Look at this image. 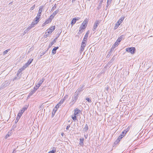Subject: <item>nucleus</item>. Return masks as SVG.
Returning a JSON list of instances; mask_svg holds the SVG:
<instances>
[{
    "instance_id": "nucleus-14",
    "label": "nucleus",
    "mask_w": 153,
    "mask_h": 153,
    "mask_svg": "<svg viewBox=\"0 0 153 153\" xmlns=\"http://www.w3.org/2000/svg\"><path fill=\"white\" fill-rule=\"evenodd\" d=\"M80 112V110L79 109L76 108L74 112V115L76 116H78V114Z\"/></svg>"
},
{
    "instance_id": "nucleus-46",
    "label": "nucleus",
    "mask_w": 153,
    "mask_h": 153,
    "mask_svg": "<svg viewBox=\"0 0 153 153\" xmlns=\"http://www.w3.org/2000/svg\"><path fill=\"white\" fill-rule=\"evenodd\" d=\"M74 18H75L76 22V20H78L80 19V18L79 17Z\"/></svg>"
},
{
    "instance_id": "nucleus-11",
    "label": "nucleus",
    "mask_w": 153,
    "mask_h": 153,
    "mask_svg": "<svg viewBox=\"0 0 153 153\" xmlns=\"http://www.w3.org/2000/svg\"><path fill=\"white\" fill-rule=\"evenodd\" d=\"M58 12L59 10H56L51 14V15L50 16V17H51V18L53 19L54 16Z\"/></svg>"
},
{
    "instance_id": "nucleus-20",
    "label": "nucleus",
    "mask_w": 153,
    "mask_h": 153,
    "mask_svg": "<svg viewBox=\"0 0 153 153\" xmlns=\"http://www.w3.org/2000/svg\"><path fill=\"white\" fill-rule=\"evenodd\" d=\"M88 129V126L87 124H86L85 127L83 128V131L84 132H86Z\"/></svg>"
},
{
    "instance_id": "nucleus-55",
    "label": "nucleus",
    "mask_w": 153,
    "mask_h": 153,
    "mask_svg": "<svg viewBox=\"0 0 153 153\" xmlns=\"http://www.w3.org/2000/svg\"><path fill=\"white\" fill-rule=\"evenodd\" d=\"M12 3V2H11L9 4H11Z\"/></svg>"
},
{
    "instance_id": "nucleus-38",
    "label": "nucleus",
    "mask_w": 153,
    "mask_h": 153,
    "mask_svg": "<svg viewBox=\"0 0 153 153\" xmlns=\"http://www.w3.org/2000/svg\"><path fill=\"white\" fill-rule=\"evenodd\" d=\"M56 4H55L52 7V10H54V9L56 8Z\"/></svg>"
},
{
    "instance_id": "nucleus-34",
    "label": "nucleus",
    "mask_w": 153,
    "mask_h": 153,
    "mask_svg": "<svg viewBox=\"0 0 153 153\" xmlns=\"http://www.w3.org/2000/svg\"><path fill=\"white\" fill-rule=\"evenodd\" d=\"M37 24V22L35 23L34 22H32L31 24V26L33 27L34 26V25Z\"/></svg>"
},
{
    "instance_id": "nucleus-53",
    "label": "nucleus",
    "mask_w": 153,
    "mask_h": 153,
    "mask_svg": "<svg viewBox=\"0 0 153 153\" xmlns=\"http://www.w3.org/2000/svg\"><path fill=\"white\" fill-rule=\"evenodd\" d=\"M16 151H15V150H13V152L12 153H16Z\"/></svg>"
},
{
    "instance_id": "nucleus-6",
    "label": "nucleus",
    "mask_w": 153,
    "mask_h": 153,
    "mask_svg": "<svg viewBox=\"0 0 153 153\" xmlns=\"http://www.w3.org/2000/svg\"><path fill=\"white\" fill-rule=\"evenodd\" d=\"M88 22V21L87 19H85L80 26H82L83 28H85L87 26L86 24Z\"/></svg>"
},
{
    "instance_id": "nucleus-26",
    "label": "nucleus",
    "mask_w": 153,
    "mask_h": 153,
    "mask_svg": "<svg viewBox=\"0 0 153 153\" xmlns=\"http://www.w3.org/2000/svg\"><path fill=\"white\" fill-rule=\"evenodd\" d=\"M40 18V16H37L36 18H35V22H37V23H38V20Z\"/></svg>"
},
{
    "instance_id": "nucleus-17",
    "label": "nucleus",
    "mask_w": 153,
    "mask_h": 153,
    "mask_svg": "<svg viewBox=\"0 0 153 153\" xmlns=\"http://www.w3.org/2000/svg\"><path fill=\"white\" fill-rule=\"evenodd\" d=\"M124 134L122 133V134L119 136L117 139V140L119 141H120V140L124 136Z\"/></svg>"
},
{
    "instance_id": "nucleus-12",
    "label": "nucleus",
    "mask_w": 153,
    "mask_h": 153,
    "mask_svg": "<svg viewBox=\"0 0 153 153\" xmlns=\"http://www.w3.org/2000/svg\"><path fill=\"white\" fill-rule=\"evenodd\" d=\"M28 106L26 105L24 107H23L22 110L20 111L21 113H23L27 109Z\"/></svg>"
},
{
    "instance_id": "nucleus-19",
    "label": "nucleus",
    "mask_w": 153,
    "mask_h": 153,
    "mask_svg": "<svg viewBox=\"0 0 153 153\" xmlns=\"http://www.w3.org/2000/svg\"><path fill=\"white\" fill-rule=\"evenodd\" d=\"M79 140H80L79 145L81 146H83L84 145V143H83V141L84 140V139L83 138L82 139L80 138Z\"/></svg>"
},
{
    "instance_id": "nucleus-35",
    "label": "nucleus",
    "mask_w": 153,
    "mask_h": 153,
    "mask_svg": "<svg viewBox=\"0 0 153 153\" xmlns=\"http://www.w3.org/2000/svg\"><path fill=\"white\" fill-rule=\"evenodd\" d=\"M118 42H117V41L116 42H115L114 44L113 45L116 47V46H117L119 44L118 43Z\"/></svg>"
},
{
    "instance_id": "nucleus-57",
    "label": "nucleus",
    "mask_w": 153,
    "mask_h": 153,
    "mask_svg": "<svg viewBox=\"0 0 153 153\" xmlns=\"http://www.w3.org/2000/svg\"><path fill=\"white\" fill-rule=\"evenodd\" d=\"M108 88H107V89H108V88Z\"/></svg>"
},
{
    "instance_id": "nucleus-7",
    "label": "nucleus",
    "mask_w": 153,
    "mask_h": 153,
    "mask_svg": "<svg viewBox=\"0 0 153 153\" xmlns=\"http://www.w3.org/2000/svg\"><path fill=\"white\" fill-rule=\"evenodd\" d=\"M99 25V22L98 21H96V22H95L94 25L93 26V28L92 29V30L93 31H94L96 29V28Z\"/></svg>"
},
{
    "instance_id": "nucleus-25",
    "label": "nucleus",
    "mask_w": 153,
    "mask_h": 153,
    "mask_svg": "<svg viewBox=\"0 0 153 153\" xmlns=\"http://www.w3.org/2000/svg\"><path fill=\"white\" fill-rule=\"evenodd\" d=\"M56 152V148L55 147H53V150L50 151L48 153H54Z\"/></svg>"
},
{
    "instance_id": "nucleus-42",
    "label": "nucleus",
    "mask_w": 153,
    "mask_h": 153,
    "mask_svg": "<svg viewBox=\"0 0 153 153\" xmlns=\"http://www.w3.org/2000/svg\"><path fill=\"white\" fill-rule=\"evenodd\" d=\"M70 127V125H68L66 128V129L67 130H68L69 129V127Z\"/></svg>"
},
{
    "instance_id": "nucleus-47",
    "label": "nucleus",
    "mask_w": 153,
    "mask_h": 153,
    "mask_svg": "<svg viewBox=\"0 0 153 153\" xmlns=\"http://www.w3.org/2000/svg\"><path fill=\"white\" fill-rule=\"evenodd\" d=\"M103 0H101V1H100V5H101L103 2Z\"/></svg>"
},
{
    "instance_id": "nucleus-54",
    "label": "nucleus",
    "mask_w": 153,
    "mask_h": 153,
    "mask_svg": "<svg viewBox=\"0 0 153 153\" xmlns=\"http://www.w3.org/2000/svg\"><path fill=\"white\" fill-rule=\"evenodd\" d=\"M76 0H72V2H73V1H76Z\"/></svg>"
},
{
    "instance_id": "nucleus-32",
    "label": "nucleus",
    "mask_w": 153,
    "mask_h": 153,
    "mask_svg": "<svg viewBox=\"0 0 153 153\" xmlns=\"http://www.w3.org/2000/svg\"><path fill=\"white\" fill-rule=\"evenodd\" d=\"M23 113H21L19 111V113L18 114V116L19 117V119L20 117L22 116Z\"/></svg>"
},
{
    "instance_id": "nucleus-44",
    "label": "nucleus",
    "mask_w": 153,
    "mask_h": 153,
    "mask_svg": "<svg viewBox=\"0 0 153 153\" xmlns=\"http://www.w3.org/2000/svg\"><path fill=\"white\" fill-rule=\"evenodd\" d=\"M19 119V117H18L15 120V123H16L17 122H18Z\"/></svg>"
},
{
    "instance_id": "nucleus-23",
    "label": "nucleus",
    "mask_w": 153,
    "mask_h": 153,
    "mask_svg": "<svg viewBox=\"0 0 153 153\" xmlns=\"http://www.w3.org/2000/svg\"><path fill=\"white\" fill-rule=\"evenodd\" d=\"M76 22L75 18H73L71 21V24L72 25H73Z\"/></svg>"
},
{
    "instance_id": "nucleus-16",
    "label": "nucleus",
    "mask_w": 153,
    "mask_h": 153,
    "mask_svg": "<svg viewBox=\"0 0 153 153\" xmlns=\"http://www.w3.org/2000/svg\"><path fill=\"white\" fill-rule=\"evenodd\" d=\"M59 48L58 47H54L52 50V53L53 54H55L56 53V50Z\"/></svg>"
},
{
    "instance_id": "nucleus-13",
    "label": "nucleus",
    "mask_w": 153,
    "mask_h": 153,
    "mask_svg": "<svg viewBox=\"0 0 153 153\" xmlns=\"http://www.w3.org/2000/svg\"><path fill=\"white\" fill-rule=\"evenodd\" d=\"M33 60V59H30L28 62L25 64L27 67L32 63Z\"/></svg>"
},
{
    "instance_id": "nucleus-50",
    "label": "nucleus",
    "mask_w": 153,
    "mask_h": 153,
    "mask_svg": "<svg viewBox=\"0 0 153 153\" xmlns=\"http://www.w3.org/2000/svg\"><path fill=\"white\" fill-rule=\"evenodd\" d=\"M110 4H108V3H107L106 7H108L109 6Z\"/></svg>"
},
{
    "instance_id": "nucleus-49",
    "label": "nucleus",
    "mask_w": 153,
    "mask_h": 153,
    "mask_svg": "<svg viewBox=\"0 0 153 153\" xmlns=\"http://www.w3.org/2000/svg\"><path fill=\"white\" fill-rule=\"evenodd\" d=\"M68 97V96L67 95H66L63 98H64L66 100V99H67Z\"/></svg>"
},
{
    "instance_id": "nucleus-29",
    "label": "nucleus",
    "mask_w": 153,
    "mask_h": 153,
    "mask_svg": "<svg viewBox=\"0 0 153 153\" xmlns=\"http://www.w3.org/2000/svg\"><path fill=\"white\" fill-rule=\"evenodd\" d=\"M76 116H77L75 115H74V116H72V118L73 120L74 121L75 120H77Z\"/></svg>"
},
{
    "instance_id": "nucleus-28",
    "label": "nucleus",
    "mask_w": 153,
    "mask_h": 153,
    "mask_svg": "<svg viewBox=\"0 0 153 153\" xmlns=\"http://www.w3.org/2000/svg\"><path fill=\"white\" fill-rule=\"evenodd\" d=\"M120 24L117 22L115 25L114 28H115L116 29L117 28Z\"/></svg>"
},
{
    "instance_id": "nucleus-33",
    "label": "nucleus",
    "mask_w": 153,
    "mask_h": 153,
    "mask_svg": "<svg viewBox=\"0 0 153 153\" xmlns=\"http://www.w3.org/2000/svg\"><path fill=\"white\" fill-rule=\"evenodd\" d=\"M23 70H22V69L21 68L20 69H19L18 71V72H17V75L18 76V75H19V74L21 72H22V71Z\"/></svg>"
},
{
    "instance_id": "nucleus-8",
    "label": "nucleus",
    "mask_w": 153,
    "mask_h": 153,
    "mask_svg": "<svg viewBox=\"0 0 153 153\" xmlns=\"http://www.w3.org/2000/svg\"><path fill=\"white\" fill-rule=\"evenodd\" d=\"M52 19H53L51 18V17H50H50L48 19L46 20L45 22L43 24V26H44L46 24H48L49 22H51Z\"/></svg>"
},
{
    "instance_id": "nucleus-27",
    "label": "nucleus",
    "mask_w": 153,
    "mask_h": 153,
    "mask_svg": "<svg viewBox=\"0 0 153 153\" xmlns=\"http://www.w3.org/2000/svg\"><path fill=\"white\" fill-rule=\"evenodd\" d=\"M10 49H8L7 50L5 51L3 53V55H5V54H7L8 52L10 51Z\"/></svg>"
},
{
    "instance_id": "nucleus-41",
    "label": "nucleus",
    "mask_w": 153,
    "mask_h": 153,
    "mask_svg": "<svg viewBox=\"0 0 153 153\" xmlns=\"http://www.w3.org/2000/svg\"><path fill=\"white\" fill-rule=\"evenodd\" d=\"M9 132L8 133H9ZM10 135L9 134H7L6 136L5 137V139H7V138H8Z\"/></svg>"
},
{
    "instance_id": "nucleus-9",
    "label": "nucleus",
    "mask_w": 153,
    "mask_h": 153,
    "mask_svg": "<svg viewBox=\"0 0 153 153\" xmlns=\"http://www.w3.org/2000/svg\"><path fill=\"white\" fill-rule=\"evenodd\" d=\"M84 87V85H80L79 87L77 89V91H76V92L79 94L80 92L82 91L83 90Z\"/></svg>"
},
{
    "instance_id": "nucleus-40",
    "label": "nucleus",
    "mask_w": 153,
    "mask_h": 153,
    "mask_svg": "<svg viewBox=\"0 0 153 153\" xmlns=\"http://www.w3.org/2000/svg\"><path fill=\"white\" fill-rule=\"evenodd\" d=\"M112 1V0H107V3L108 4H110Z\"/></svg>"
},
{
    "instance_id": "nucleus-15",
    "label": "nucleus",
    "mask_w": 153,
    "mask_h": 153,
    "mask_svg": "<svg viewBox=\"0 0 153 153\" xmlns=\"http://www.w3.org/2000/svg\"><path fill=\"white\" fill-rule=\"evenodd\" d=\"M43 10L42 7H41L39 10V12L37 14V16H40L41 15V13Z\"/></svg>"
},
{
    "instance_id": "nucleus-56",
    "label": "nucleus",
    "mask_w": 153,
    "mask_h": 153,
    "mask_svg": "<svg viewBox=\"0 0 153 153\" xmlns=\"http://www.w3.org/2000/svg\"><path fill=\"white\" fill-rule=\"evenodd\" d=\"M57 38H58V37H56V38H55V40L57 39Z\"/></svg>"
},
{
    "instance_id": "nucleus-3",
    "label": "nucleus",
    "mask_w": 153,
    "mask_h": 153,
    "mask_svg": "<svg viewBox=\"0 0 153 153\" xmlns=\"http://www.w3.org/2000/svg\"><path fill=\"white\" fill-rule=\"evenodd\" d=\"M86 42H84L82 41V43L80 48V52L81 53L84 50V48L86 45Z\"/></svg>"
},
{
    "instance_id": "nucleus-2",
    "label": "nucleus",
    "mask_w": 153,
    "mask_h": 153,
    "mask_svg": "<svg viewBox=\"0 0 153 153\" xmlns=\"http://www.w3.org/2000/svg\"><path fill=\"white\" fill-rule=\"evenodd\" d=\"M135 50L136 49L134 47L128 48L126 49V51L130 52L132 54H133L135 53Z\"/></svg>"
},
{
    "instance_id": "nucleus-4",
    "label": "nucleus",
    "mask_w": 153,
    "mask_h": 153,
    "mask_svg": "<svg viewBox=\"0 0 153 153\" xmlns=\"http://www.w3.org/2000/svg\"><path fill=\"white\" fill-rule=\"evenodd\" d=\"M79 94L76 92H75V94L74 96L73 100L72 102L73 104L76 102V100L78 99Z\"/></svg>"
},
{
    "instance_id": "nucleus-37",
    "label": "nucleus",
    "mask_w": 153,
    "mask_h": 153,
    "mask_svg": "<svg viewBox=\"0 0 153 153\" xmlns=\"http://www.w3.org/2000/svg\"><path fill=\"white\" fill-rule=\"evenodd\" d=\"M116 47L114 46L113 45L112 46V48H111V50H110V52H111L112 51H113L114 49V48H115Z\"/></svg>"
},
{
    "instance_id": "nucleus-10",
    "label": "nucleus",
    "mask_w": 153,
    "mask_h": 153,
    "mask_svg": "<svg viewBox=\"0 0 153 153\" xmlns=\"http://www.w3.org/2000/svg\"><path fill=\"white\" fill-rule=\"evenodd\" d=\"M89 33V31H88L85 34L84 37L83 38V41L84 42H86L87 40V38L88 36V35Z\"/></svg>"
},
{
    "instance_id": "nucleus-21",
    "label": "nucleus",
    "mask_w": 153,
    "mask_h": 153,
    "mask_svg": "<svg viewBox=\"0 0 153 153\" xmlns=\"http://www.w3.org/2000/svg\"><path fill=\"white\" fill-rule=\"evenodd\" d=\"M125 17L124 16L121 17L118 21L120 24H121L123 20Z\"/></svg>"
},
{
    "instance_id": "nucleus-51",
    "label": "nucleus",
    "mask_w": 153,
    "mask_h": 153,
    "mask_svg": "<svg viewBox=\"0 0 153 153\" xmlns=\"http://www.w3.org/2000/svg\"><path fill=\"white\" fill-rule=\"evenodd\" d=\"M55 107L56 108H58L59 107V106L58 105H56V106H55Z\"/></svg>"
},
{
    "instance_id": "nucleus-24",
    "label": "nucleus",
    "mask_w": 153,
    "mask_h": 153,
    "mask_svg": "<svg viewBox=\"0 0 153 153\" xmlns=\"http://www.w3.org/2000/svg\"><path fill=\"white\" fill-rule=\"evenodd\" d=\"M84 29L85 28H83V27H82V26H80V27H79V32H78V33H81L82 32H81V30H82Z\"/></svg>"
},
{
    "instance_id": "nucleus-52",
    "label": "nucleus",
    "mask_w": 153,
    "mask_h": 153,
    "mask_svg": "<svg viewBox=\"0 0 153 153\" xmlns=\"http://www.w3.org/2000/svg\"><path fill=\"white\" fill-rule=\"evenodd\" d=\"M64 133H63V132H62V133H61V135H62V137H63V136H64Z\"/></svg>"
},
{
    "instance_id": "nucleus-43",
    "label": "nucleus",
    "mask_w": 153,
    "mask_h": 153,
    "mask_svg": "<svg viewBox=\"0 0 153 153\" xmlns=\"http://www.w3.org/2000/svg\"><path fill=\"white\" fill-rule=\"evenodd\" d=\"M65 100L63 98L60 101V102L62 103Z\"/></svg>"
},
{
    "instance_id": "nucleus-45",
    "label": "nucleus",
    "mask_w": 153,
    "mask_h": 153,
    "mask_svg": "<svg viewBox=\"0 0 153 153\" xmlns=\"http://www.w3.org/2000/svg\"><path fill=\"white\" fill-rule=\"evenodd\" d=\"M62 103L60 101L57 104V105H58L59 106H60L61 105V104H62Z\"/></svg>"
},
{
    "instance_id": "nucleus-22",
    "label": "nucleus",
    "mask_w": 153,
    "mask_h": 153,
    "mask_svg": "<svg viewBox=\"0 0 153 153\" xmlns=\"http://www.w3.org/2000/svg\"><path fill=\"white\" fill-rule=\"evenodd\" d=\"M56 42L55 39H54L53 41L51 42L49 45V47H51Z\"/></svg>"
},
{
    "instance_id": "nucleus-18",
    "label": "nucleus",
    "mask_w": 153,
    "mask_h": 153,
    "mask_svg": "<svg viewBox=\"0 0 153 153\" xmlns=\"http://www.w3.org/2000/svg\"><path fill=\"white\" fill-rule=\"evenodd\" d=\"M124 37V36L123 35H122L120 36L117 40V42H120Z\"/></svg>"
},
{
    "instance_id": "nucleus-36",
    "label": "nucleus",
    "mask_w": 153,
    "mask_h": 153,
    "mask_svg": "<svg viewBox=\"0 0 153 153\" xmlns=\"http://www.w3.org/2000/svg\"><path fill=\"white\" fill-rule=\"evenodd\" d=\"M128 131V130L127 129L126 130H125V131H123L122 132V133L124 134H126V132Z\"/></svg>"
},
{
    "instance_id": "nucleus-39",
    "label": "nucleus",
    "mask_w": 153,
    "mask_h": 153,
    "mask_svg": "<svg viewBox=\"0 0 153 153\" xmlns=\"http://www.w3.org/2000/svg\"><path fill=\"white\" fill-rule=\"evenodd\" d=\"M32 27L30 25V26L28 27L27 28V30L29 31L31 28Z\"/></svg>"
},
{
    "instance_id": "nucleus-31",
    "label": "nucleus",
    "mask_w": 153,
    "mask_h": 153,
    "mask_svg": "<svg viewBox=\"0 0 153 153\" xmlns=\"http://www.w3.org/2000/svg\"><path fill=\"white\" fill-rule=\"evenodd\" d=\"M27 66H26L25 64L21 68L22 70H23L25 69Z\"/></svg>"
},
{
    "instance_id": "nucleus-1",
    "label": "nucleus",
    "mask_w": 153,
    "mask_h": 153,
    "mask_svg": "<svg viewBox=\"0 0 153 153\" xmlns=\"http://www.w3.org/2000/svg\"><path fill=\"white\" fill-rule=\"evenodd\" d=\"M45 79L42 78L39 82L38 84H37L36 86L29 93L28 96H31L38 89L39 87L41 86L42 83L44 82Z\"/></svg>"
},
{
    "instance_id": "nucleus-30",
    "label": "nucleus",
    "mask_w": 153,
    "mask_h": 153,
    "mask_svg": "<svg viewBox=\"0 0 153 153\" xmlns=\"http://www.w3.org/2000/svg\"><path fill=\"white\" fill-rule=\"evenodd\" d=\"M85 100L91 103L92 102L91 100L89 98L87 97L86 98Z\"/></svg>"
},
{
    "instance_id": "nucleus-48",
    "label": "nucleus",
    "mask_w": 153,
    "mask_h": 153,
    "mask_svg": "<svg viewBox=\"0 0 153 153\" xmlns=\"http://www.w3.org/2000/svg\"><path fill=\"white\" fill-rule=\"evenodd\" d=\"M28 31L27 30V29H26L24 31V33H26L27 32H28Z\"/></svg>"
},
{
    "instance_id": "nucleus-5",
    "label": "nucleus",
    "mask_w": 153,
    "mask_h": 153,
    "mask_svg": "<svg viewBox=\"0 0 153 153\" xmlns=\"http://www.w3.org/2000/svg\"><path fill=\"white\" fill-rule=\"evenodd\" d=\"M55 29V26H53L51 27L49 29H48L47 30V32L48 33H51Z\"/></svg>"
}]
</instances>
